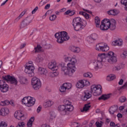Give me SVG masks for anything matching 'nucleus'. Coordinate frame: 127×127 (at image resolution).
<instances>
[{
	"mask_svg": "<svg viewBox=\"0 0 127 127\" xmlns=\"http://www.w3.org/2000/svg\"><path fill=\"white\" fill-rule=\"evenodd\" d=\"M63 58L64 62L67 63V64L66 66H62V74L64 76L72 77L77 70V68L76 67L77 59L76 58L71 56L70 54L64 55Z\"/></svg>",
	"mask_w": 127,
	"mask_h": 127,
	"instance_id": "obj_1",
	"label": "nucleus"
},
{
	"mask_svg": "<svg viewBox=\"0 0 127 127\" xmlns=\"http://www.w3.org/2000/svg\"><path fill=\"white\" fill-rule=\"evenodd\" d=\"M101 23V24H100ZM116 20L111 19H104L101 22L100 18L98 16L95 18V24L96 27L100 28V30L104 31L110 29L111 30H115L116 29Z\"/></svg>",
	"mask_w": 127,
	"mask_h": 127,
	"instance_id": "obj_2",
	"label": "nucleus"
},
{
	"mask_svg": "<svg viewBox=\"0 0 127 127\" xmlns=\"http://www.w3.org/2000/svg\"><path fill=\"white\" fill-rule=\"evenodd\" d=\"M106 58V54L105 53H99L97 55V59L94 60L93 61V65L94 68L96 71H98L99 69H102L105 64V59Z\"/></svg>",
	"mask_w": 127,
	"mask_h": 127,
	"instance_id": "obj_3",
	"label": "nucleus"
},
{
	"mask_svg": "<svg viewBox=\"0 0 127 127\" xmlns=\"http://www.w3.org/2000/svg\"><path fill=\"white\" fill-rule=\"evenodd\" d=\"M83 19L80 17H76L73 19L72 25L75 31H80L85 27V26L82 23Z\"/></svg>",
	"mask_w": 127,
	"mask_h": 127,
	"instance_id": "obj_4",
	"label": "nucleus"
},
{
	"mask_svg": "<svg viewBox=\"0 0 127 127\" xmlns=\"http://www.w3.org/2000/svg\"><path fill=\"white\" fill-rule=\"evenodd\" d=\"M55 37L57 39L58 43H63L64 41L69 40L70 37L68 35V33L65 31L57 33L55 34Z\"/></svg>",
	"mask_w": 127,
	"mask_h": 127,
	"instance_id": "obj_5",
	"label": "nucleus"
},
{
	"mask_svg": "<svg viewBox=\"0 0 127 127\" xmlns=\"http://www.w3.org/2000/svg\"><path fill=\"white\" fill-rule=\"evenodd\" d=\"M34 70H35V66L32 61H29L25 65L24 72L29 77L34 76Z\"/></svg>",
	"mask_w": 127,
	"mask_h": 127,
	"instance_id": "obj_6",
	"label": "nucleus"
},
{
	"mask_svg": "<svg viewBox=\"0 0 127 127\" xmlns=\"http://www.w3.org/2000/svg\"><path fill=\"white\" fill-rule=\"evenodd\" d=\"M35 98L31 96H26L21 100V104L25 107L30 108L35 104Z\"/></svg>",
	"mask_w": 127,
	"mask_h": 127,
	"instance_id": "obj_7",
	"label": "nucleus"
},
{
	"mask_svg": "<svg viewBox=\"0 0 127 127\" xmlns=\"http://www.w3.org/2000/svg\"><path fill=\"white\" fill-rule=\"evenodd\" d=\"M106 56L108 58L106 61L109 64H116L118 62V57L115 52L112 51H109L106 54Z\"/></svg>",
	"mask_w": 127,
	"mask_h": 127,
	"instance_id": "obj_8",
	"label": "nucleus"
},
{
	"mask_svg": "<svg viewBox=\"0 0 127 127\" xmlns=\"http://www.w3.org/2000/svg\"><path fill=\"white\" fill-rule=\"evenodd\" d=\"M102 86L100 84H92L90 86V93L93 96H100L102 94Z\"/></svg>",
	"mask_w": 127,
	"mask_h": 127,
	"instance_id": "obj_9",
	"label": "nucleus"
},
{
	"mask_svg": "<svg viewBox=\"0 0 127 127\" xmlns=\"http://www.w3.org/2000/svg\"><path fill=\"white\" fill-rule=\"evenodd\" d=\"M71 89H72V83L66 82L61 86L59 90L62 94L67 95L68 93V91H70Z\"/></svg>",
	"mask_w": 127,
	"mask_h": 127,
	"instance_id": "obj_10",
	"label": "nucleus"
},
{
	"mask_svg": "<svg viewBox=\"0 0 127 127\" xmlns=\"http://www.w3.org/2000/svg\"><path fill=\"white\" fill-rule=\"evenodd\" d=\"M91 85V83L88 79H80L78 80L75 86L77 89H83L85 87H89Z\"/></svg>",
	"mask_w": 127,
	"mask_h": 127,
	"instance_id": "obj_11",
	"label": "nucleus"
},
{
	"mask_svg": "<svg viewBox=\"0 0 127 127\" xmlns=\"http://www.w3.org/2000/svg\"><path fill=\"white\" fill-rule=\"evenodd\" d=\"M31 85L34 90L37 91L41 88L42 83L40 79L36 77H34L31 80Z\"/></svg>",
	"mask_w": 127,
	"mask_h": 127,
	"instance_id": "obj_12",
	"label": "nucleus"
},
{
	"mask_svg": "<svg viewBox=\"0 0 127 127\" xmlns=\"http://www.w3.org/2000/svg\"><path fill=\"white\" fill-rule=\"evenodd\" d=\"M95 49L97 51H102V52H107L110 50V47L106 43H100L96 45Z\"/></svg>",
	"mask_w": 127,
	"mask_h": 127,
	"instance_id": "obj_13",
	"label": "nucleus"
},
{
	"mask_svg": "<svg viewBox=\"0 0 127 127\" xmlns=\"http://www.w3.org/2000/svg\"><path fill=\"white\" fill-rule=\"evenodd\" d=\"M9 86L3 80H0V90L1 93H6L8 91Z\"/></svg>",
	"mask_w": 127,
	"mask_h": 127,
	"instance_id": "obj_14",
	"label": "nucleus"
},
{
	"mask_svg": "<svg viewBox=\"0 0 127 127\" xmlns=\"http://www.w3.org/2000/svg\"><path fill=\"white\" fill-rule=\"evenodd\" d=\"M48 67L49 69H50V70H52V71H57L59 68L57 65V63L55 61H52L49 62L48 64Z\"/></svg>",
	"mask_w": 127,
	"mask_h": 127,
	"instance_id": "obj_15",
	"label": "nucleus"
},
{
	"mask_svg": "<svg viewBox=\"0 0 127 127\" xmlns=\"http://www.w3.org/2000/svg\"><path fill=\"white\" fill-rule=\"evenodd\" d=\"M3 79L5 81H9L12 84L14 85H17V79L14 76L10 75H6L3 77Z\"/></svg>",
	"mask_w": 127,
	"mask_h": 127,
	"instance_id": "obj_16",
	"label": "nucleus"
},
{
	"mask_svg": "<svg viewBox=\"0 0 127 127\" xmlns=\"http://www.w3.org/2000/svg\"><path fill=\"white\" fill-rule=\"evenodd\" d=\"M14 118L17 120H24V113L21 110H18L15 112Z\"/></svg>",
	"mask_w": 127,
	"mask_h": 127,
	"instance_id": "obj_17",
	"label": "nucleus"
},
{
	"mask_svg": "<svg viewBox=\"0 0 127 127\" xmlns=\"http://www.w3.org/2000/svg\"><path fill=\"white\" fill-rule=\"evenodd\" d=\"M83 10H84V11H79V14H80V15H82V16H84V17H85L86 19H89V18L91 17V16L88 13H92V11L86 9H83ZM86 12H88V13H87Z\"/></svg>",
	"mask_w": 127,
	"mask_h": 127,
	"instance_id": "obj_18",
	"label": "nucleus"
},
{
	"mask_svg": "<svg viewBox=\"0 0 127 127\" xmlns=\"http://www.w3.org/2000/svg\"><path fill=\"white\" fill-rule=\"evenodd\" d=\"M124 44V41L121 38H118L112 42V46H122Z\"/></svg>",
	"mask_w": 127,
	"mask_h": 127,
	"instance_id": "obj_19",
	"label": "nucleus"
},
{
	"mask_svg": "<svg viewBox=\"0 0 127 127\" xmlns=\"http://www.w3.org/2000/svg\"><path fill=\"white\" fill-rule=\"evenodd\" d=\"M54 105V101L52 100L48 99L45 100L43 103V107L45 108H51Z\"/></svg>",
	"mask_w": 127,
	"mask_h": 127,
	"instance_id": "obj_20",
	"label": "nucleus"
},
{
	"mask_svg": "<svg viewBox=\"0 0 127 127\" xmlns=\"http://www.w3.org/2000/svg\"><path fill=\"white\" fill-rule=\"evenodd\" d=\"M9 114V109L6 108H2L0 109V116L1 117H5Z\"/></svg>",
	"mask_w": 127,
	"mask_h": 127,
	"instance_id": "obj_21",
	"label": "nucleus"
},
{
	"mask_svg": "<svg viewBox=\"0 0 127 127\" xmlns=\"http://www.w3.org/2000/svg\"><path fill=\"white\" fill-rule=\"evenodd\" d=\"M38 72L41 76H46V75H47V73H48L47 69L42 67H39L38 68Z\"/></svg>",
	"mask_w": 127,
	"mask_h": 127,
	"instance_id": "obj_22",
	"label": "nucleus"
},
{
	"mask_svg": "<svg viewBox=\"0 0 127 127\" xmlns=\"http://www.w3.org/2000/svg\"><path fill=\"white\" fill-rule=\"evenodd\" d=\"M68 49L71 52H73V53H80L81 52V49L79 47L74 46H70Z\"/></svg>",
	"mask_w": 127,
	"mask_h": 127,
	"instance_id": "obj_23",
	"label": "nucleus"
},
{
	"mask_svg": "<svg viewBox=\"0 0 127 127\" xmlns=\"http://www.w3.org/2000/svg\"><path fill=\"white\" fill-rule=\"evenodd\" d=\"M83 101H87L92 97V94L89 90H86L83 91Z\"/></svg>",
	"mask_w": 127,
	"mask_h": 127,
	"instance_id": "obj_24",
	"label": "nucleus"
},
{
	"mask_svg": "<svg viewBox=\"0 0 127 127\" xmlns=\"http://www.w3.org/2000/svg\"><path fill=\"white\" fill-rule=\"evenodd\" d=\"M112 97V93L105 94L102 95L100 97L98 98V100H103V101H106L109 100L110 98Z\"/></svg>",
	"mask_w": 127,
	"mask_h": 127,
	"instance_id": "obj_25",
	"label": "nucleus"
},
{
	"mask_svg": "<svg viewBox=\"0 0 127 127\" xmlns=\"http://www.w3.org/2000/svg\"><path fill=\"white\" fill-rule=\"evenodd\" d=\"M58 110L61 112V114L62 116H65V115H66V106L60 105L58 107Z\"/></svg>",
	"mask_w": 127,
	"mask_h": 127,
	"instance_id": "obj_26",
	"label": "nucleus"
},
{
	"mask_svg": "<svg viewBox=\"0 0 127 127\" xmlns=\"http://www.w3.org/2000/svg\"><path fill=\"white\" fill-rule=\"evenodd\" d=\"M31 22H32V20L29 21L28 20H24L20 24V28H24V27H26V26L29 25V23H31Z\"/></svg>",
	"mask_w": 127,
	"mask_h": 127,
	"instance_id": "obj_27",
	"label": "nucleus"
},
{
	"mask_svg": "<svg viewBox=\"0 0 127 127\" xmlns=\"http://www.w3.org/2000/svg\"><path fill=\"white\" fill-rule=\"evenodd\" d=\"M74 110V106L72 104L65 106V113L66 115L68 114V112H72Z\"/></svg>",
	"mask_w": 127,
	"mask_h": 127,
	"instance_id": "obj_28",
	"label": "nucleus"
},
{
	"mask_svg": "<svg viewBox=\"0 0 127 127\" xmlns=\"http://www.w3.org/2000/svg\"><path fill=\"white\" fill-rule=\"evenodd\" d=\"M120 11L118 10H110L108 11L107 13L109 15H118L119 14Z\"/></svg>",
	"mask_w": 127,
	"mask_h": 127,
	"instance_id": "obj_29",
	"label": "nucleus"
},
{
	"mask_svg": "<svg viewBox=\"0 0 127 127\" xmlns=\"http://www.w3.org/2000/svg\"><path fill=\"white\" fill-rule=\"evenodd\" d=\"M59 75V72L57 70L54 72H50L48 73V76L51 78H55V77H57Z\"/></svg>",
	"mask_w": 127,
	"mask_h": 127,
	"instance_id": "obj_30",
	"label": "nucleus"
},
{
	"mask_svg": "<svg viewBox=\"0 0 127 127\" xmlns=\"http://www.w3.org/2000/svg\"><path fill=\"white\" fill-rule=\"evenodd\" d=\"M118 111V106H114L111 107L109 109V113L111 115H114Z\"/></svg>",
	"mask_w": 127,
	"mask_h": 127,
	"instance_id": "obj_31",
	"label": "nucleus"
},
{
	"mask_svg": "<svg viewBox=\"0 0 127 127\" xmlns=\"http://www.w3.org/2000/svg\"><path fill=\"white\" fill-rule=\"evenodd\" d=\"M35 120V118L34 117H31L27 123V127H32V125H33V122H34Z\"/></svg>",
	"mask_w": 127,
	"mask_h": 127,
	"instance_id": "obj_32",
	"label": "nucleus"
},
{
	"mask_svg": "<svg viewBox=\"0 0 127 127\" xmlns=\"http://www.w3.org/2000/svg\"><path fill=\"white\" fill-rule=\"evenodd\" d=\"M116 79V75L114 74H110L106 77V80L109 81H113Z\"/></svg>",
	"mask_w": 127,
	"mask_h": 127,
	"instance_id": "obj_33",
	"label": "nucleus"
},
{
	"mask_svg": "<svg viewBox=\"0 0 127 127\" xmlns=\"http://www.w3.org/2000/svg\"><path fill=\"white\" fill-rule=\"evenodd\" d=\"M44 59L40 55H38L35 59L36 63H42L43 62Z\"/></svg>",
	"mask_w": 127,
	"mask_h": 127,
	"instance_id": "obj_34",
	"label": "nucleus"
},
{
	"mask_svg": "<svg viewBox=\"0 0 127 127\" xmlns=\"http://www.w3.org/2000/svg\"><path fill=\"white\" fill-rule=\"evenodd\" d=\"M75 10H67L64 13V15H69V16H72L75 14Z\"/></svg>",
	"mask_w": 127,
	"mask_h": 127,
	"instance_id": "obj_35",
	"label": "nucleus"
},
{
	"mask_svg": "<svg viewBox=\"0 0 127 127\" xmlns=\"http://www.w3.org/2000/svg\"><path fill=\"white\" fill-rule=\"evenodd\" d=\"M83 77L84 78H89L92 79L93 78V73L91 72H86L83 73Z\"/></svg>",
	"mask_w": 127,
	"mask_h": 127,
	"instance_id": "obj_36",
	"label": "nucleus"
},
{
	"mask_svg": "<svg viewBox=\"0 0 127 127\" xmlns=\"http://www.w3.org/2000/svg\"><path fill=\"white\" fill-rule=\"evenodd\" d=\"M125 68V64H119L116 67H114V70L116 71H120L121 69H124Z\"/></svg>",
	"mask_w": 127,
	"mask_h": 127,
	"instance_id": "obj_37",
	"label": "nucleus"
},
{
	"mask_svg": "<svg viewBox=\"0 0 127 127\" xmlns=\"http://www.w3.org/2000/svg\"><path fill=\"white\" fill-rule=\"evenodd\" d=\"M89 39H91V40H97L98 38V35L97 34H92L89 37H88Z\"/></svg>",
	"mask_w": 127,
	"mask_h": 127,
	"instance_id": "obj_38",
	"label": "nucleus"
},
{
	"mask_svg": "<svg viewBox=\"0 0 127 127\" xmlns=\"http://www.w3.org/2000/svg\"><path fill=\"white\" fill-rule=\"evenodd\" d=\"M90 108H91V106L90 105V104H86L83 107V110H81V112H87V111H88V110H89Z\"/></svg>",
	"mask_w": 127,
	"mask_h": 127,
	"instance_id": "obj_39",
	"label": "nucleus"
},
{
	"mask_svg": "<svg viewBox=\"0 0 127 127\" xmlns=\"http://www.w3.org/2000/svg\"><path fill=\"white\" fill-rule=\"evenodd\" d=\"M50 120L51 121L54 120L55 118H56V115L55 114V113L53 112H50Z\"/></svg>",
	"mask_w": 127,
	"mask_h": 127,
	"instance_id": "obj_40",
	"label": "nucleus"
},
{
	"mask_svg": "<svg viewBox=\"0 0 127 127\" xmlns=\"http://www.w3.org/2000/svg\"><path fill=\"white\" fill-rule=\"evenodd\" d=\"M7 105H9V101L8 100H4L0 102V106H7Z\"/></svg>",
	"mask_w": 127,
	"mask_h": 127,
	"instance_id": "obj_41",
	"label": "nucleus"
},
{
	"mask_svg": "<svg viewBox=\"0 0 127 127\" xmlns=\"http://www.w3.org/2000/svg\"><path fill=\"white\" fill-rule=\"evenodd\" d=\"M8 126L7 122L4 121L0 122V127H7Z\"/></svg>",
	"mask_w": 127,
	"mask_h": 127,
	"instance_id": "obj_42",
	"label": "nucleus"
},
{
	"mask_svg": "<svg viewBox=\"0 0 127 127\" xmlns=\"http://www.w3.org/2000/svg\"><path fill=\"white\" fill-rule=\"evenodd\" d=\"M121 57L123 59H126L127 58V50L124 51L121 55Z\"/></svg>",
	"mask_w": 127,
	"mask_h": 127,
	"instance_id": "obj_43",
	"label": "nucleus"
},
{
	"mask_svg": "<svg viewBox=\"0 0 127 127\" xmlns=\"http://www.w3.org/2000/svg\"><path fill=\"white\" fill-rule=\"evenodd\" d=\"M24 13H25V12L24 11L22 12L19 15V16H18L15 19V22H17V21H18V20H19V19H20L22 17V16H23V15H24Z\"/></svg>",
	"mask_w": 127,
	"mask_h": 127,
	"instance_id": "obj_44",
	"label": "nucleus"
},
{
	"mask_svg": "<svg viewBox=\"0 0 127 127\" xmlns=\"http://www.w3.org/2000/svg\"><path fill=\"white\" fill-rule=\"evenodd\" d=\"M56 18H57V16L55 14H52L49 17V19L51 21H54V20H56Z\"/></svg>",
	"mask_w": 127,
	"mask_h": 127,
	"instance_id": "obj_45",
	"label": "nucleus"
},
{
	"mask_svg": "<svg viewBox=\"0 0 127 127\" xmlns=\"http://www.w3.org/2000/svg\"><path fill=\"white\" fill-rule=\"evenodd\" d=\"M121 2L122 4L125 6L126 10H127V0H121Z\"/></svg>",
	"mask_w": 127,
	"mask_h": 127,
	"instance_id": "obj_46",
	"label": "nucleus"
},
{
	"mask_svg": "<svg viewBox=\"0 0 127 127\" xmlns=\"http://www.w3.org/2000/svg\"><path fill=\"white\" fill-rule=\"evenodd\" d=\"M25 127V123L23 122H20L18 123L16 127Z\"/></svg>",
	"mask_w": 127,
	"mask_h": 127,
	"instance_id": "obj_47",
	"label": "nucleus"
},
{
	"mask_svg": "<svg viewBox=\"0 0 127 127\" xmlns=\"http://www.w3.org/2000/svg\"><path fill=\"white\" fill-rule=\"evenodd\" d=\"M42 48V47H41V46H40V45H38L35 48V52H40V51H41Z\"/></svg>",
	"mask_w": 127,
	"mask_h": 127,
	"instance_id": "obj_48",
	"label": "nucleus"
},
{
	"mask_svg": "<svg viewBox=\"0 0 127 127\" xmlns=\"http://www.w3.org/2000/svg\"><path fill=\"white\" fill-rule=\"evenodd\" d=\"M127 101V98L125 96H122L119 98L120 103H125Z\"/></svg>",
	"mask_w": 127,
	"mask_h": 127,
	"instance_id": "obj_49",
	"label": "nucleus"
},
{
	"mask_svg": "<svg viewBox=\"0 0 127 127\" xmlns=\"http://www.w3.org/2000/svg\"><path fill=\"white\" fill-rule=\"evenodd\" d=\"M64 106H69V105H71V102L69 101V100L64 99Z\"/></svg>",
	"mask_w": 127,
	"mask_h": 127,
	"instance_id": "obj_50",
	"label": "nucleus"
},
{
	"mask_svg": "<svg viewBox=\"0 0 127 127\" xmlns=\"http://www.w3.org/2000/svg\"><path fill=\"white\" fill-rule=\"evenodd\" d=\"M38 10V7L36 6L32 11V14H34Z\"/></svg>",
	"mask_w": 127,
	"mask_h": 127,
	"instance_id": "obj_51",
	"label": "nucleus"
},
{
	"mask_svg": "<svg viewBox=\"0 0 127 127\" xmlns=\"http://www.w3.org/2000/svg\"><path fill=\"white\" fill-rule=\"evenodd\" d=\"M72 127H78L79 126V124H78V123H76V122H74L72 125Z\"/></svg>",
	"mask_w": 127,
	"mask_h": 127,
	"instance_id": "obj_52",
	"label": "nucleus"
},
{
	"mask_svg": "<svg viewBox=\"0 0 127 127\" xmlns=\"http://www.w3.org/2000/svg\"><path fill=\"white\" fill-rule=\"evenodd\" d=\"M96 127H102V124L101 123H99V122H96Z\"/></svg>",
	"mask_w": 127,
	"mask_h": 127,
	"instance_id": "obj_53",
	"label": "nucleus"
},
{
	"mask_svg": "<svg viewBox=\"0 0 127 127\" xmlns=\"http://www.w3.org/2000/svg\"><path fill=\"white\" fill-rule=\"evenodd\" d=\"M50 7V4H47L45 6V9H49Z\"/></svg>",
	"mask_w": 127,
	"mask_h": 127,
	"instance_id": "obj_54",
	"label": "nucleus"
},
{
	"mask_svg": "<svg viewBox=\"0 0 127 127\" xmlns=\"http://www.w3.org/2000/svg\"><path fill=\"white\" fill-rule=\"evenodd\" d=\"M66 11V8H63L60 10V12H64Z\"/></svg>",
	"mask_w": 127,
	"mask_h": 127,
	"instance_id": "obj_55",
	"label": "nucleus"
},
{
	"mask_svg": "<svg viewBox=\"0 0 127 127\" xmlns=\"http://www.w3.org/2000/svg\"><path fill=\"white\" fill-rule=\"evenodd\" d=\"M26 45V44H21V46H20V49H22V48H24V47H25Z\"/></svg>",
	"mask_w": 127,
	"mask_h": 127,
	"instance_id": "obj_56",
	"label": "nucleus"
},
{
	"mask_svg": "<svg viewBox=\"0 0 127 127\" xmlns=\"http://www.w3.org/2000/svg\"><path fill=\"white\" fill-rule=\"evenodd\" d=\"M125 109V106H121L119 108V110L120 111H123Z\"/></svg>",
	"mask_w": 127,
	"mask_h": 127,
	"instance_id": "obj_57",
	"label": "nucleus"
},
{
	"mask_svg": "<svg viewBox=\"0 0 127 127\" xmlns=\"http://www.w3.org/2000/svg\"><path fill=\"white\" fill-rule=\"evenodd\" d=\"M41 111V107L39 106L37 109V113H40Z\"/></svg>",
	"mask_w": 127,
	"mask_h": 127,
	"instance_id": "obj_58",
	"label": "nucleus"
},
{
	"mask_svg": "<svg viewBox=\"0 0 127 127\" xmlns=\"http://www.w3.org/2000/svg\"><path fill=\"white\" fill-rule=\"evenodd\" d=\"M117 117H118V119H121V118H123V115H122V114L119 113L117 115Z\"/></svg>",
	"mask_w": 127,
	"mask_h": 127,
	"instance_id": "obj_59",
	"label": "nucleus"
},
{
	"mask_svg": "<svg viewBox=\"0 0 127 127\" xmlns=\"http://www.w3.org/2000/svg\"><path fill=\"white\" fill-rule=\"evenodd\" d=\"M115 125L116 124H115V123H114L113 122H111L110 124V127H114Z\"/></svg>",
	"mask_w": 127,
	"mask_h": 127,
	"instance_id": "obj_60",
	"label": "nucleus"
},
{
	"mask_svg": "<svg viewBox=\"0 0 127 127\" xmlns=\"http://www.w3.org/2000/svg\"><path fill=\"white\" fill-rule=\"evenodd\" d=\"M123 83H124V80H123V79H121L120 80V81L119 82V85H123Z\"/></svg>",
	"mask_w": 127,
	"mask_h": 127,
	"instance_id": "obj_61",
	"label": "nucleus"
},
{
	"mask_svg": "<svg viewBox=\"0 0 127 127\" xmlns=\"http://www.w3.org/2000/svg\"><path fill=\"white\" fill-rule=\"evenodd\" d=\"M93 1L95 2H96L97 3H100V2H101V1H102V0H93Z\"/></svg>",
	"mask_w": 127,
	"mask_h": 127,
	"instance_id": "obj_62",
	"label": "nucleus"
},
{
	"mask_svg": "<svg viewBox=\"0 0 127 127\" xmlns=\"http://www.w3.org/2000/svg\"><path fill=\"white\" fill-rule=\"evenodd\" d=\"M9 105H11V106H14V102H13V101H9Z\"/></svg>",
	"mask_w": 127,
	"mask_h": 127,
	"instance_id": "obj_63",
	"label": "nucleus"
},
{
	"mask_svg": "<svg viewBox=\"0 0 127 127\" xmlns=\"http://www.w3.org/2000/svg\"><path fill=\"white\" fill-rule=\"evenodd\" d=\"M121 127H127V125L125 124H122Z\"/></svg>",
	"mask_w": 127,
	"mask_h": 127,
	"instance_id": "obj_64",
	"label": "nucleus"
}]
</instances>
